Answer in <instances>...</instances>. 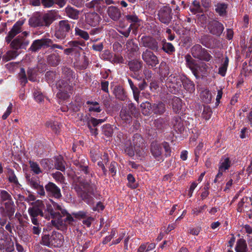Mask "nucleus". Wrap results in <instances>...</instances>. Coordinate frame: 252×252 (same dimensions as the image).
<instances>
[{
    "mask_svg": "<svg viewBox=\"0 0 252 252\" xmlns=\"http://www.w3.org/2000/svg\"><path fill=\"white\" fill-rule=\"evenodd\" d=\"M73 186L78 196L82 200L88 204H92L94 203V198L92 195H94L97 188L96 186L92 184L90 180L87 181L80 177L74 178Z\"/></svg>",
    "mask_w": 252,
    "mask_h": 252,
    "instance_id": "1",
    "label": "nucleus"
},
{
    "mask_svg": "<svg viewBox=\"0 0 252 252\" xmlns=\"http://www.w3.org/2000/svg\"><path fill=\"white\" fill-rule=\"evenodd\" d=\"M28 212L31 217L40 216L47 220L50 219V215H53L52 206L49 204L45 206L43 202L39 200L36 201L33 206L29 208Z\"/></svg>",
    "mask_w": 252,
    "mask_h": 252,
    "instance_id": "2",
    "label": "nucleus"
},
{
    "mask_svg": "<svg viewBox=\"0 0 252 252\" xmlns=\"http://www.w3.org/2000/svg\"><path fill=\"white\" fill-rule=\"evenodd\" d=\"M53 214L55 215H50V218L53 219L51 221L52 224L59 230H66L67 225L72 224L74 221L73 218L69 213L66 214L65 216H62V215L59 212L53 211Z\"/></svg>",
    "mask_w": 252,
    "mask_h": 252,
    "instance_id": "3",
    "label": "nucleus"
},
{
    "mask_svg": "<svg viewBox=\"0 0 252 252\" xmlns=\"http://www.w3.org/2000/svg\"><path fill=\"white\" fill-rule=\"evenodd\" d=\"M187 66L190 69L196 78L203 76L207 70V65L203 62L197 63L190 55H187L185 57Z\"/></svg>",
    "mask_w": 252,
    "mask_h": 252,
    "instance_id": "4",
    "label": "nucleus"
},
{
    "mask_svg": "<svg viewBox=\"0 0 252 252\" xmlns=\"http://www.w3.org/2000/svg\"><path fill=\"white\" fill-rule=\"evenodd\" d=\"M64 242V237L60 233L54 231L50 234L44 235L41 243L49 247L60 248Z\"/></svg>",
    "mask_w": 252,
    "mask_h": 252,
    "instance_id": "5",
    "label": "nucleus"
},
{
    "mask_svg": "<svg viewBox=\"0 0 252 252\" xmlns=\"http://www.w3.org/2000/svg\"><path fill=\"white\" fill-rule=\"evenodd\" d=\"M29 35V32L25 31L15 38L14 37L13 39H10L9 42L7 40V38H5V40L7 44H9V46L11 49L18 51L19 49H26L29 45L30 41L27 39Z\"/></svg>",
    "mask_w": 252,
    "mask_h": 252,
    "instance_id": "6",
    "label": "nucleus"
},
{
    "mask_svg": "<svg viewBox=\"0 0 252 252\" xmlns=\"http://www.w3.org/2000/svg\"><path fill=\"white\" fill-rule=\"evenodd\" d=\"M73 25L71 22L67 20H63L59 21L56 28L55 36L59 39H63L71 32Z\"/></svg>",
    "mask_w": 252,
    "mask_h": 252,
    "instance_id": "7",
    "label": "nucleus"
},
{
    "mask_svg": "<svg viewBox=\"0 0 252 252\" xmlns=\"http://www.w3.org/2000/svg\"><path fill=\"white\" fill-rule=\"evenodd\" d=\"M57 87L59 92L57 96L60 99L65 100L70 97L72 92V87L68 83L63 80H60L57 83Z\"/></svg>",
    "mask_w": 252,
    "mask_h": 252,
    "instance_id": "8",
    "label": "nucleus"
},
{
    "mask_svg": "<svg viewBox=\"0 0 252 252\" xmlns=\"http://www.w3.org/2000/svg\"><path fill=\"white\" fill-rule=\"evenodd\" d=\"M191 53L194 58L206 62H209L212 58L207 50L199 44L194 45L191 49Z\"/></svg>",
    "mask_w": 252,
    "mask_h": 252,
    "instance_id": "9",
    "label": "nucleus"
},
{
    "mask_svg": "<svg viewBox=\"0 0 252 252\" xmlns=\"http://www.w3.org/2000/svg\"><path fill=\"white\" fill-rule=\"evenodd\" d=\"M181 83L182 81L179 76L171 74L166 79V86L171 93L175 94L181 86Z\"/></svg>",
    "mask_w": 252,
    "mask_h": 252,
    "instance_id": "10",
    "label": "nucleus"
},
{
    "mask_svg": "<svg viewBox=\"0 0 252 252\" xmlns=\"http://www.w3.org/2000/svg\"><path fill=\"white\" fill-rule=\"evenodd\" d=\"M172 18V9L168 6H164L158 11V19L165 25H168Z\"/></svg>",
    "mask_w": 252,
    "mask_h": 252,
    "instance_id": "11",
    "label": "nucleus"
},
{
    "mask_svg": "<svg viewBox=\"0 0 252 252\" xmlns=\"http://www.w3.org/2000/svg\"><path fill=\"white\" fill-rule=\"evenodd\" d=\"M140 44L142 46L148 48L152 51L158 52L159 48L158 41L150 36H145L141 38Z\"/></svg>",
    "mask_w": 252,
    "mask_h": 252,
    "instance_id": "12",
    "label": "nucleus"
},
{
    "mask_svg": "<svg viewBox=\"0 0 252 252\" xmlns=\"http://www.w3.org/2000/svg\"><path fill=\"white\" fill-rule=\"evenodd\" d=\"M142 59L148 66L152 67L156 66L159 63L157 56L148 49H146L142 53Z\"/></svg>",
    "mask_w": 252,
    "mask_h": 252,
    "instance_id": "13",
    "label": "nucleus"
},
{
    "mask_svg": "<svg viewBox=\"0 0 252 252\" xmlns=\"http://www.w3.org/2000/svg\"><path fill=\"white\" fill-rule=\"evenodd\" d=\"M207 29L210 33L220 36L224 30L223 25L217 20H212L207 25Z\"/></svg>",
    "mask_w": 252,
    "mask_h": 252,
    "instance_id": "14",
    "label": "nucleus"
},
{
    "mask_svg": "<svg viewBox=\"0 0 252 252\" xmlns=\"http://www.w3.org/2000/svg\"><path fill=\"white\" fill-rule=\"evenodd\" d=\"M15 210L14 202L6 203L0 207V213L2 217H8L10 220L12 219Z\"/></svg>",
    "mask_w": 252,
    "mask_h": 252,
    "instance_id": "15",
    "label": "nucleus"
},
{
    "mask_svg": "<svg viewBox=\"0 0 252 252\" xmlns=\"http://www.w3.org/2000/svg\"><path fill=\"white\" fill-rule=\"evenodd\" d=\"M45 190L50 197L60 199L62 197L60 189L52 182H49L45 186Z\"/></svg>",
    "mask_w": 252,
    "mask_h": 252,
    "instance_id": "16",
    "label": "nucleus"
},
{
    "mask_svg": "<svg viewBox=\"0 0 252 252\" xmlns=\"http://www.w3.org/2000/svg\"><path fill=\"white\" fill-rule=\"evenodd\" d=\"M59 17L60 15L58 11L55 10L49 11L43 15V26L47 27H49Z\"/></svg>",
    "mask_w": 252,
    "mask_h": 252,
    "instance_id": "17",
    "label": "nucleus"
},
{
    "mask_svg": "<svg viewBox=\"0 0 252 252\" xmlns=\"http://www.w3.org/2000/svg\"><path fill=\"white\" fill-rule=\"evenodd\" d=\"M24 23L23 20H19L15 23L5 37L9 42L10 39H13L16 35L22 32V26Z\"/></svg>",
    "mask_w": 252,
    "mask_h": 252,
    "instance_id": "18",
    "label": "nucleus"
},
{
    "mask_svg": "<svg viewBox=\"0 0 252 252\" xmlns=\"http://www.w3.org/2000/svg\"><path fill=\"white\" fill-rule=\"evenodd\" d=\"M49 40L48 38H41L40 39H36L33 41L30 49L32 51L35 52L41 49L42 47H49Z\"/></svg>",
    "mask_w": 252,
    "mask_h": 252,
    "instance_id": "19",
    "label": "nucleus"
},
{
    "mask_svg": "<svg viewBox=\"0 0 252 252\" xmlns=\"http://www.w3.org/2000/svg\"><path fill=\"white\" fill-rule=\"evenodd\" d=\"M150 151L153 157L157 159L158 161L161 159V154L162 153V146L161 144L156 141L152 142L150 146Z\"/></svg>",
    "mask_w": 252,
    "mask_h": 252,
    "instance_id": "20",
    "label": "nucleus"
},
{
    "mask_svg": "<svg viewBox=\"0 0 252 252\" xmlns=\"http://www.w3.org/2000/svg\"><path fill=\"white\" fill-rule=\"evenodd\" d=\"M99 15L95 12H90L85 15V21L89 25L95 27L100 21Z\"/></svg>",
    "mask_w": 252,
    "mask_h": 252,
    "instance_id": "21",
    "label": "nucleus"
},
{
    "mask_svg": "<svg viewBox=\"0 0 252 252\" xmlns=\"http://www.w3.org/2000/svg\"><path fill=\"white\" fill-rule=\"evenodd\" d=\"M88 160L85 159L75 160L74 161V164L77 167L78 169L80 171L83 172L85 174H91L92 176V173H90L89 167L87 164Z\"/></svg>",
    "mask_w": 252,
    "mask_h": 252,
    "instance_id": "22",
    "label": "nucleus"
},
{
    "mask_svg": "<svg viewBox=\"0 0 252 252\" xmlns=\"http://www.w3.org/2000/svg\"><path fill=\"white\" fill-rule=\"evenodd\" d=\"M144 144V140L142 136L138 133L134 134L131 145L135 151H138L140 148H142Z\"/></svg>",
    "mask_w": 252,
    "mask_h": 252,
    "instance_id": "23",
    "label": "nucleus"
},
{
    "mask_svg": "<svg viewBox=\"0 0 252 252\" xmlns=\"http://www.w3.org/2000/svg\"><path fill=\"white\" fill-rule=\"evenodd\" d=\"M104 121L103 119H97L92 118L88 122V126L92 135H96L97 133V129L95 127L99 124H101Z\"/></svg>",
    "mask_w": 252,
    "mask_h": 252,
    "instance_id": "24",
    "label": "nucleus"
},
{
    "mask_svg": "<svg viewBox=\"0 0 252 252\" xmlns=\"http://www.w3.org/2000/svg\"><path fill=\"white\" fill-rule=\"evenodd\" d=\"M14 202L11 193L5 190H0V204L2 205Z\"/></svg>",
    "mask_w": 252,
    "mask_h": 252,
    "instance_id": "25",
    "label": "nucleus"
},
{
    "mask_svg": "<svg viewBox=\"0 0 252 252\" xmlns=\"http://www.w3.org/2000/svg\"><path fill=\"white\" fill-rule=\"evenodd\" d=\"M128 66L130 70L136 74L141 70L143 63L138 60H132L128 62Z\"/></svg>",
    "mask_w": 252,
    "mask_h": 252,
    "instance_id": "26",
    "label": "nucleus"
},
{
    "mask_svg": "<svg viewBox=\"0 0 252 252\" xmlns=\"http://www.w3.org/2000/svg\"><path fill=\"white\" fill-rule=\"evenodd\" d=\"M174 129L177 132L182 133L185 129L183 122L179 116L174 117L172 120Z\"/></svg>",
    "mask_w": 252,
    "mask_h": 252,
    "instance_id": "27",
    "label": "nucleus"
},
{
    "mask_svg": "<svg viewBox=\"0 0 252 252\" xmlns=\"http://www.w3.org/2000/svg\"><path fill=\"white\" fill-rule=\"evenodd\" d=\"M108 16L114 21H117L121 16L120 10L116 7L111 6L107 9Z\"/></svg>",
    "mask_w": 252,
    "mask_h": 252,
    "instance_id": "28",
    "label": "nucleus"
},
{
    "mask_svg": "<svg viewBox=\"0 0 252 252\" xmlns=\"http://www.w3.org/2000/svg\"><path fill=\"white\" fill-rule=\"evenodd\" d=\"M29 23L31 26L33 27H43L44 26L43 16L37 14L30 19Z\"/></svg>",
    "mask_w": 252,
    "mask_h": 252,
    "instance_id": "29",
    "label": "nucleus"
},
{
    "mask_svg": "<svg viewBox=\"0 0 252 252\" xmlns=\"http://www.w3.org/2000/svg\"><path fill=\"white\" fill-rule=\"evenodd\" d=\"M114 94L116 97L122 101H125L127 98L126 93L123 88L121 86H117L114 89Z\"/></svg>",
    "mask_w": 252,
    "mask_h": 252,
    "instance_id": "30",
    "label": "nucleus"
},
{
    "mask_svg": "<svg viewBox=\"0 0 252 252\" xmlns=\"http://www.w3.org/2000/svg\"><path fill=\"white\" fill-rule=\"evenodd\" d=\"M65 12L69 18L73 20L78 19L80 14V11L78 10L69 5L65 8Z\"/></svg>",
    "mask_w": 252,
    "mask_h": 252,
    "instance_id": "31",
    "label": "nucleus"
},
{
    "mask_svg": "<svg viewBox=\"0 0 252 252\" xmlns=\"http://www.w3.org/2000/svg\"><path fill=\"white\" fill-rule=\"evenodd\" d=\"M170 103L172 105L173 111L176 113H179L182 108L181 99L177 96H174Z\"/></svg>",
    "mask_w": 252,
    "mask_h": 252,
    "instance_id": "32",
    "label": "nucleus"
},
{
    "mask_svg": "<svg viewBox=\"0 0 252 252\" xmlns=\"http://www.w3.org/2000/svg\"><path fill=\"white\" fill-rule=\"evenodd\" d=\"M19 55V53L14 49L8 50L2 57V60L4 63L14 59Z\"/></svg>",
    "mask_w": 252,
    "mask_h": 252,
    "instance_id": "33",
    "label": "nucleus"
},
{
    "mask_svg": "<svg viewBox=\"0 0 252 252\" xmlns=\"http://www.w3.org/2000/svg\"><path fill=\"white\" fill-rule=\"evenodd\" d=\"M248 250L246 241L243 238L237 240L235 247L236 252H247Z\"/></svg>",
    "mask_w": 252,
    "mask_h": 252,
    "instance_id": "34",
    "label": "nucleus"
},
{
    "mask_svg": "<svg viewBox=\"0 0 252 252\" xmlns=\"http://www.w3.org/2000/svg\"><path fill=\"white\" fill-rule=\"evenodd\" d=\"M126 49L127 50V52H129V54H132L130 55L131 57L139 50L138 45L134 43L133 39L127 40L126 44Z\"/></svg>",
    "mask_w": 252,
    "mask_h": 252,
    "instance_id": "35",
    "label": "nucleus"
},
{
    "mask_svg": "<svg viewBox=\"0 0 252 252\" xmlns=\"http://www.w3.org/2000/svg\"><path fill=\"white\" fill-rule=\"evenodd\" d=\"M104 1L103 0H92V1L87 2L86 6L89 8H95L98 10L101 7L104 6Z\"/></svg>",
    "mask_w": 252,
    "mask_h": 252,
    "instance_id": "36",
    "label": "nucleus"
},
{
    "mask_svg": "<svg viewBox=\"0 0 252 252\" xmlns=\"http://www.w3.org/2000/svg\"><path fill=\"white\" fill-rule=\"evenodd\" d=\"M227 6V4L224 3H218L215 5V11L220 16H226Z\"/></svg>",
    "mask_w": 252,
    "mask_h": 252,
    "instance_id": "37",
    "label": "nucleus"
},
{
    "mask_svg": "<svg viewBox=\"0 0 252 252\" xmlns=\"http://www.w3.org/2000/svg\"><path fill=\"white\" fill-rule=\"evenodd\" d=\"M162 50L169 55L172 54L175 51V49L173 45L169 42H167L165 40H163L161 42Z\"/></svg>",
    "mask_w": 252,
    "mask_h": 252,
    "instance_id": "38",
    "label": "nucleus"
},
{
    "mask_svg": "<svg viewBox=\"0 0 252 252\" xmlns=\"http://www.w3.org/2000/svg\"><path fill=\"white\" fill-rule=\"evenodd\" d=\"M165 110V104L162 102L154 103L153 105V111L155 114L161 115L164 113Z\"/></svg>",
    "mask_w": 252,
    "mask_h": 252,
    "instance_id": "39",
    "label": "nucleus"
},
{
    "mask_svg": "<svg viewBox=\"0 0 252 252\" xmlns=\"http://www.w3.org/2000/svg\"><path fill=\"white\" fill-rule=\"evenodd\" d=\"M47 62L49 64L53 66H57L61 62L60 56L58 54H52L48 56Z\"/></svg>",
    "mask_w": 252,
    "mask_h": 252,
    "instance_id": "40",
    "label": "nucleus"
},
{
    "mask_svg": "<svg viewBox=\"0 0 252 252\" xmlns=\"http://www.w3.org/2000/svg\"><path fill=\"white\" fill-rule=\"evenodd\" d=\"M131 115L126 108H123L120 111L121 119L126 123H129L132 121Z\"/></svg>",
    "mask_w": 252,
    "mask_h": 252,
    "instance_id": "41",
    "label": "nucleus"
},
{
    "mask_svg": "<svg viewBox=\"0 0 252 252\" xmlns=\"http://www.w3.org/2000/svg\"><path fill=\"white\" fill-rule=\"evenodd\" d=\"M140 107L142 113L145 115H149L151 111H153V105L147 101L141 103Z\"/></svg>",
    "mask_w": 252,
    "mask_h": 252,
    "instance_id": "42",
    "label": "nucleus"
},
{
    "mask_svg": "<svg viewBox=\"0 0 252 252\" xmlns=\"http://www.w3.org/2000/svg\"><path fill=\"white\" fill-rule=\"evenodd\" d=\"M200 97L202 100L206 103H210L212 98L211 93L207 89L201 92Z\"/></svg>",
    "mask_w": 252,
    "mask_h": 252,
    "instance_id": "43",
    "label": "nucleus"
},
{
    "mask_svg": "<svg viewBox=\"0 0 252 252\" xmlns=\"http://www.w3.org/2000/svg\"><path fill=\"white\" fill-rule=\"evenodd\" d=\"M84 42L78 41H71L68 42V44L69 46L72 49L74 53H79L82 48L80 47V45H83Z\"/></svg>",
    "mask_w": 252,
    "mask_h": 252,
    "instance_id": "44",
    "label": "nucleus"
},
{
    "mask_svg": "<svg viewBox=\"0 0 252 252\" xmlns=\"http://www.w3.org/2000/svg\"><path fill=\"white\" fill-rule=\"evenodd\" d=\"M229 59L227 56H225L224 61L221 64L219 68L218 73L222 76H224L227 71V67L228 65Z\"/></svg>",
    "mask_w": 252,
    "mask_h": 252,
    "instance_id": "45",
    "label": "nucleus"
},
{
    "mask_svg": "<svg viewBox=\"0 0 252 252\" xmlns=\"http://www.w3.org/2000/svg\"><path fill=\"white\" fill-rule=\"evenodd\" d=\"M7 177L8 181L10 183H13L17 187H19L20 186L18 179L14 174V172L12 169H9L7 172Z\"/></svg>",
    "mask_w": 252,
    "mask_h": 252,
    "instance_id": "46",
    "label": "nucleus"
},
{
    "mask_svg": "<svg viewBox=\"0 0 252 252\" xmlns=\"http://www.w3.org/2000/svg\"><path fill=\"white\" fill-rule=\"evenodd\" d=\"M45 126L47 127H50L56 133L59 131L60 129V124L58 122L50 120L47 121Z\"/></svg>",
    "mask_w": 252,
    "mask_h": 252,
    "instance_id": "47",
    "label": "nucleus"
},
{
    "mask_svg": "<svg viewBox=\"0 0 252 252\" xmlns=\"http://www.w3.org/2000/svg\"><path fill=\"white\" fill-rule=\"evenodd\" d=\"M159 73L162 77H166L169 74V67L164 62L160 63L159 67Z\"/></svg>",
    "mask_w": 252,
    "mask_h": 252,
    "instance_id": "48",
    "label": "nucleus"
},
{
    "mask_svg": "<svg viewBox=\"0 0 252 252\" xmlns=\"http://www.w3.org/2000/svg\"><path fill=\"white\" fill-rule=\"evenodd\" d=\"M75 35L85 40H88L89 39V34L88 32L81 30L78 27H76L75 29Z\"/></svg>",
    "mask_w": 252,
    "mask_h": 252,
    "instance_id": "49",
    "label": "nucleus"
},
{
    "mask_svg": "<svg viewBox=\"0 0 252 252\" xmlns=\"http://www.w3.org/2000/svg\"><path fill=\"white\" fill-rule=\"evenodd\" d=\"M128 82L130 86L131 89L132 90L134 98L137 102H138L140 94V91L139 90V89L134 85L133 82L131 79H128Z\"/></svg>",
    "mask_w": 252,
    "mask_h": 252,
    "instance_id": "50",
    "label": "nucleus"
},
{
    "mask_svg": "<svg viewBox=\"0 0 252 252\" xmlns=\"http://www.w3.org/2000/svg\"><path fill=\"white\" fill-rule=\"evenodd\" d=\"M55 166V168L58 170H61L62 171H64V162L62 157L59 156L56 158Z\"/></svg>",
    "mask_w": 252,
    "mask_h": 252,
    "instance_id": "51",
    "label": "nucleus"
},
{
    "mask_svg": "<svg viewBox=\"0 0 252 252\" xmlns=\"http://www.w3.org/2000/svg\"><path fill=\"white\" fill-rule=\"evenodd\" d=\"M154 125L157 128L162 130L167 126L166 120L164 118H159L155 121Z\"/></svg>",
    "mask_w": 252,
    "mask_h": 252,
    "instance_id": "52",
    "label": "nucleus"
},
{
    "mask_svg": "<svg viewBox=\"0 0 252 252\" xmlns=\"http://www.w3.org/2000/svg\"><path fill=\"white\" fill-rule=\"evenodd\" d=\"M53 205L52 208L54 212H59L61 213V215H62V216H65V215L67 214L68 213L66 212V211L63 209L61 205L58 204L57 203L51 200Z\"/></svg>",
    "mask_w": 252,
    "mask_h": 252,
    "instance_id": "53",
    "label": "nucleus"
},
{
    "mask_svg": "<svg viewBox=\"0 0 252 252\" xmlns=\"http://www.w3.org/2000/svg\"><path fill=\"white\" fill-rule=\"evenodd\" d=\"M231 164V161L229 159V158L227 157L223 158L221 160L220 165L219 168L221 170H223V171H225L228 169Z\"/></svg>",
    "mask_w": 252,
    "mask_h": 252,
    "instance_id": "54",
    "label": "nucleus"
},
{
    "mask_svg": "<svg viewBox=\"0 0 252 252\" xmlns=\"http://www.w3.org/2000/svg\"><path fill=\"white\" fill-rule=\"evenodd\" d=\"M29 164L31 170L34 172V173L35 174H39L42 173L41 169L40 168L37 162L30 161Z\"/></svg>",
    "mask_w": 252,
    "mask_h": 252,
    "instance_id": "55",
    "label": "nucleus"
},
{
    "mask_svg": "<svg viewBox=\"0 0 252 252\" xmlns=\"http://www.w3.org/2000/svg\"><path fill=\"white\" fill-rule=\"evenodd\" d=\"M102 133L107 137H111L113 134V129L109 124L104 125L102 127Z\"/></svg>",
    "mask_w": 252,
    "mask_h": 252,
    "instance_id": "56",
    "label": "nucleus"
},
{
    "mask_svg": "<svg viewBox=\"0 0 252 252\" xmlns=\"http://www.w3.org/2000/svg\"><path fill=\"white\" fill-rule=\"evenodd\" d=\"M41 166L46 170L49 171L53 168V164L49 159H43L40 161Z\"/></svg>",
    "mask_w": 252,
    "mask_h": 252,
    "instance_id": "57",
    "label": "nucleus"
},
{
    "mask_svg": "<svg viewBox=\"0 0 252 252\" xmlns=\"http://www.w3.org/2000/svg\"><path fill=\"white\" fill-rule=\"evenodd\" d=\"M212 111L210 107L208 106H204L203 112L202 113V117L205 120H208L211 118Z\"/></svg>",
    "mask_w": 252,
    "mask_h": 252,
    "instance_id": "58",
    "label": "nucleus"
},
{
    "mask_svg": "<svg viewBox=\"0 0 252 252\" xmlns=\"http://www.w3.org/2000/svg\"><path fill=\"white\" fill-rule=\"evenodd\" d=\"M18 76L21 84H22L23 86H25L27 83L28 81L24 68H21L20 71L19 73Z\"/></svg>",
    "mask_w": 252,
    "mask_h": 252,
    "instance_id": "59",
    "label": "nucleus"
},
{
    "mask_svg": "<svg viewBox=\"0 0 252 252\" xmlns=\"http://www.w3.org/2000/svg\"><path fill=\"white\" fill-rule=\"evenodd\" d=\"M184 88L190 93L193 92L195 90L194 84L189 80H186L182 82Z\"/></svg>",
    "mask_w": 252,
    "mask_h": 252,
    "instance_id": "60",
    "label": "nucleus"
},
{
    "mask_svg": "<svg viewBox=\"0 0 252 252\" xmlns=\"http://www.w3.org/2000/svg\"><path fill=\"white\" fill-rule=\"evenodd\" d=\"M88 104H91L92 106H90L89 108L90 111H94L96 112H100L101 109L99 106V104L96 101H88Z\"/></svg>",
    "mask_w": 252,
    "mask_h": 252,
    "instance_id": "61",
    "label": "nucleus"
},
{
    "mask_svg": "<svg viewBox=\"0 0 252 252\" xmlns=\"http://www.w3.org/2000/svg\"><path fill=\"white\" fill-rule=\"evenodd\" d=\"M52 177L56 181L61 184L64 183L65 178L61 172L59 171L56 172V173L52 174Z\"/></svg>",
    "mask_w": 252,
    "mask_h": 252,
    "instance_id": "62",
    "label": "nucleus"
},
{
    "mask_svg": "<svg viewBox=\"0 0 252 252\" xmlns=\"http://www.w3.org/2000/svg\"><path fill=\"white\" fill-rule=\"evenodd\" d=\"M27 179L28 181L29 185L34 189H35L38 187L39 185H40L39 181L36 180L34 178L27 177Z\"/></svg>",
    "mask_w": 252,
    "mask_h": 252,
    "instance_id": "63",
    "label": "nucleus"
},
{
    "mask_svg": "<svg viewBox=\"0 0 252 252\" xmlns=\"http://www.w3.org/2000/svg\"><path fill=\"white\" fill-rule=\"evenodd\" d=\"M127 110L129 111L131 115L135 117H137L139 115V112L137 109L132 103L128 104V110Z\"/></svg>",
    "mask_w": 252,
    "mask_h": 252,
    "instance_id": "64",
    "label": "nucleus"
}]
</instances>
